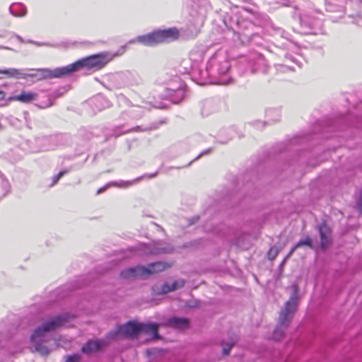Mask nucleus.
I'll use <instances>...</instances> for the list:
<instances>
[{
  "label": "nucleus",
  "instance_id": "f257e3e1",
  "mask_svg": "<svg viewBox=\"0 0 362 362\" xmlns=\"http://www.w3.org/2000/svg\"><path fill=\"white\" fill-rule=\"evenodd\" d=\"M125 52V47H122L117 52H100L82 58L71 64L65 66L66 75L82 69L98 71L103 69L114 57L120 56Z\"/></svg>",
  "mask_w": 362,
  "mask_h": 362
},
{
  "label": "nucleus",
  "instance_id": "f03ea898",
  "mask_svg": "<svg viewBox=\"0 0 362 362\" xmlns=\"http://www.w3.org/2000/svg\"><path fill=\"white\" fill-rule=\"evenodd\" d=\"M298 291V286L296 284H293L292 293L279 313L278 324L273 333L274 338L277 340L284 336L285 332L289 327L297 310L299 303Z\"/></svg>",
  "mask_w": 362,
  "mask_h": 362
},
{
  "label": "nucleus",
  "instance_id": "7ed1b4c3",
  "mask_svg": "<svg viewBox=\"0 0 362 362\" xmlns=\"http://www.w3.org/2000/svg\"><path fill=\"white\" fill-rule=\"evenodd\" d=\"M159 324L156 322H138L129 321L124 325L117 327L116 330L108 333L107 337L115 339L118 335L124 337H137L139 334L144 333L151 334L153 339H160L158 334Z\"/></svg>",
  "mask_w": 362,
  "mask_h": 362
},
{
  "label": "nucleus",
  "instance_id": "20e7f679",
  "mask_svg": "<svg viewBox=\"0 0 362 362\" xmlns=\"http://www.w3.org/2000/svg\"><path fill=\"white\" fill-rule=\"evenodd\" d=\"M67 322L66 315H59L54 316L50 320L45 322L41 326L37 327L33 334L30 336V340L35 344L34 347L36 351L42 355L46 356L49 353V349L37 341V339L42 337L45 333L53 331L59 327L63 325Z\"/></svg>",
  "mask_w": 362,
  "mask_h": 362
},
{
  "label": "nucleus",
  "instance_id": "39448f33",
  "mask_svg": "<svg viewBox=\"0 0 362 362\" xmlns=\"http://www.w3.org/2000/svg\"><path fill=\"white\" fill-rule=\"evenodd\" d=\"M179 32L177 28H171L158 30L151 33L138 36L134 41L146 46H154L159 43L168 42L177 39Z\"/></svg>",
  "mask_w": 362,
  "mask_h": 362
},
{
  "label": "nucleus",
  "instance_id": "423d86ee",
  "mask_svg": "<svg viewBox=\"0 0 362 362\" xmlns=\"http://www.w3.org/2000/svg\"><path fill=\"white\" fill-rule=\"evenodd\" d=\"M110 80L113 83L112 88H122L127 86L139 85L141 82L139 75L130 71L115 74L110 77Z\"/></svg>",
  "mask_w": 362,
  "mask_h": 362
},
{
  "label": "nucleus",
  "instance_id": "0eeeda50",
  "mask_svg": "<svg viewBox=\"0 0 362 362\" xmlns=\"http://www.w3.org/2000/svg\"><path fill=\"white\" fill-rule=\"evenodd\" d=\"M30 73H25L26 78H33L35 81H41L53 78H62L67 76L65 66L58 67L54 69H30Z\"/></svg>",
  "mask_w": 362,
  "mask_h": 362
},
{
  "label": "nucleus",
  "instance_id": "6e6552de",
  "mask_svg": "<svg viewBox=\"0 0 362 362\" xmlns=\"http://www.w3.org/2000/svg\"><path fill=\"white\" fill-rule=\"evenodd\" d=\"M317 230L320 235V250L326 251L332 243V232L331 228L325 223L317 226Z\"/></svg>",
  "mask_w": 362,
  "mask_h": 362
},
{
  "label": "nucleus",
  "instance_id": "1a4fd4ad",
  "mask_svg": "<svg viewBox=\"0 0 362 362\" xmlns=\"http://www.w3.org/2000/svg\"><path fill=\"white\" fill-rule=\"evenodd\" d=\"M203 59V54L199 51H192L189 53V59H184L182 64L184 66V73H189L191 70L196 69L198 64Z\"/></svg>",
  "mask_w": 362,
  "mask_h": 362
},
{
  "label": "nucleus",
  "instance_id": "9d476101",
  "mask_svg": "<svg viewBox=\"0 0 362 362\" xmlns=\"http://www.w3.org/2000/svg\"><path fill=\"white\" fill-rule=\"evenodd\" d=\"M64 137V135H52L39 139L37 141L42 144V151H49L59 145Z\"/></svg>",
  "mask_w": 362,
  "mask_h": 362
},
{
  "label": "nucleus",
  "instance_id": "9b49d317",
  "mask_svg": "<svg viewBox=\"0 0 362 362\" xmlns=\"http://www.w3.org/2000/svg\"><path fill=\"white\" fill-rule=\"evenodd\" d=\"M144 272H147L144 266H136L123 269L120 272V277L124 279H133L136 278L145 279Z\"/></svg>",
  "mask_w": 362,
  "mask_h": 362
},
{
  "label": "nucleus",
  "instance_id": "f8f14e48",
  "mask_svg": "<svg viewBox=\"0 0 362 362\" xmlns=\"http://www.w3.org/2000/svg\"><path fill=\"white\" fill-rule=\"evenodd\" d=\"M216 61V59L215 58H211L210 59L209 64L206 66L207 71L212 74L215 70H216L219 75L226 74L230 67L229 62L224 59L222 62H220L218 64Z\"/></svg>",
  "mask_w": 362,
  "mask_h": 362
},
{
  "label": "nucleus",
  "instance_id": "ddd939ff",
  "mask_svg": "<svg viewBox=\"0 0 362 362\" xmlns=\"http://www.w3.org/2000/svg\"><path fill=\"white\" fill-rule=\"evenodd\" d=\"M157 174H158V172H156V173H154L153 174H150V175H145L142 177H137L136 179H135L134 180H131V181H121L120 182H110L107 185L98 189L97 191V194H99L105 192L106 190V189L110 185H114V186H117V187H127L131 186L133 184L136 183V182L139 181L144 177H148V178H153V177H156L157 175Z\"/></svg>",
  "mask_w": 362,
  "mask_h": 362
},
{
  "label": "nucleus",
  "instance_id": "4468645a",
  "mask_svg": "<svg viewBox=\"0 0 362 362\" xmlns=\"http://www.w3.org/2000/svg\"><path fill=\"white\" fill-rule=\"evenodd\" d=\"M170 267V264L163 262H156L150 263L147 267H145V269L147 272H144L145 278L149 276L151 274H156L164 271L165 269Z\"/></svg>",
  "mask_w": 362,
  "mask_h": 362
},
{
  "label": "nucleus",
  "instance_id": "2eb2a0df",
  "mask_svg": "<svg viewBox=\"0 0 362 362\" xmlns=\"http://www.w3.org/2000/svg\"><path fill=\"white\" fill-rule=\"evenodd\" d=\"M37 95L35 93L23 91L21 94L11 96L8 100L20 101L23 103H30L33 100H36Z\"/></svg>",
  "mask_w": 362,
  "mask_h": 362
},
{
  "label": "nucleus",
  "instance_id": "dca6fc26",
  "mask_svg": "<svg viewBox=\"0 0 362 362\" xmlns=\"http://www.w3.org/2000/svg\"><path fill=\"white\" fill-rule=\"evenodd\" d=\"M105 345L103 341L96 340V341H88L86 342L81 348V351L83 353H92L94 351H97L100 350Z\"/></svg>",
  "mask_w": 362,
  "mask_h": 362
},
{
  "label": "nucleus",
  "instance_id": "f3484780",
  "mask_svg": "<svg viewBox=\"0 0 362 362\" xmlns=\"http://www.w3.org/2000/svg\"><path fill=\"white\" fill-rule=\"evenodd\" d=\"M9 12L16 17H23L27 13L26 7L21 3L13 4L9 7Z\"/></svg>",
  "mask_w": 362,
  "mask_h": 362
},
{
  "label": "nucleus",
  "instance_id": "a211bd4d",
  "mask_svg": "<svg viewBox=\"0 0 362 362\" xmlns=\"http://www.w3.org/2000/svg\"><path fill=\"white\" fill-rule=\"evenodd\" d=\"M0 74H5L9 78H26L23 71L15 68L0 69Z\"/></svg>",
  "mask_w": 362,
  "mask_h": 362
},
{
  "label": "nucleus",
  "instance_id": "6ab92c4d",
  "mask_svg": "<svg viewBox=\"0 0 362 362\" xmlns=\"http://www.w3.org/2000/svg\"><path fill=\"white\" fill-rule=\"evenodd\" d=\"M185 98V88L180 86L177 90H172L170 94V100L174 104H178Z\"/></svg>",
  "mask_w": 362,
  "mask_h": 362
},
{
  "label": "nucleus",
  "instance_id": "aec40b11",
  "mask_svg": "<svg viewBox=\"0 0 362 362\" xmlns=\"http://www.w3.org/2000/svg\"><path fill=\"white\" fill-rule=\"evenodd\" d=\"M299 19H300V25L303 28H305V29L311 30L313 28V26L315 25V20L312 19L310 21L308 19V16L305 13L300 15ZM305 32L309 33L310 31L305 30Z\"/></svg>",
  "mask_w": 362,
  "mask_h": 362
},
{
  "label": "nucleus",
  "instance_id": "412c9836",
  "mask_svg": "<svg viewBox=\"0 0 362 362\" xmlns=\"http://www.w3.org/2000/svg\"><path fill=\"white\" fill-rule=\"evenodd\" d=\"M216 110L213 101L210 100H205L202 103L201 112L203 116H208Z\"/></svg>",
  "mask_w": 362,
  "mask_h": 362
},
{
  "label": "nucleus",
  "instance_id": "4be33fe9",
  "mask_svg": "<svg viewBox=\"0 0 362 362\" xmlns=\"http://www.w3.org/2000/svg\"><path fill=\"white\" fill-rule=\"evenodd\" d=\"M169 323L177 327H184L188 326V320L186 318L173 317L168 320Z\"/></svg>",
  "mask_w": 362,
  "mask_h": 362
},
{
  "label": "nucleus",
  "instance_id": "5701e85b",
  "mask_svg": "<svg viewBox=\"0 0 362 362\" xmlns=\"http://www.w3.org/2000/svg\"><path fill=\"white\" fill-rule=\"evenodd\" d=\"M302 246H308L312 250H317V249L314 248V245L313 244V241L310 237H306L305 239H300L296 244V247H300Z\"/></svg>",
  "mask_w": 362,
  "mask_h": 362
},
{
  "label": "nucleus",
  "instance_id": "b1692460",
  "mask_svg": "<svg viewBox=\"0 0 362 362\" xmlns=\"http://www.w3.org/2000/svg\"><path fill=\"white\" fill-rule=\"evenodd\" d=\"M355 208L358 211L359 215H362V187L359 194L356 197Z\"/></svg>",
  "mask_w": 362,
  "mask_h": 362
},
{
  "label": "nucleus",
  "instance_id": "393cba45",
  "mask_svg": "<svg viewBox=\"0 0 362 362\" xmlns=\"http://www.w3.org/2000/svg\"><path fill=\"white\" fill-rule=\"evenodd\" d=\"M185 284V281L182 279H179L177 280H175V281H173V283L171 285V290H173L175 291L178 288H182Z\"/></svg>",
  "mask_w": 362,
  "mask_h": 362
},
{
  "label": "nucleus",
  "instance_id": "a878e982",
  "mask_svg": "<svg viewBox=\"0 0 362 362\" xmlns=\"http://www.w3.org/2000/svg\"><path fill=\"white\" fill-rule=\"evenodd\" d=\"M27 42L32 43L38 47H41V46L53 47H57V44H51L49 42H36V41H33L31 40H28Z\"/></svg>",
  "mask_w": 362,
  "mask_h": 362
},
{
  "label": "nucleus",
  "instance_id": "bb28decb",
  "mask_svg": "<svg viewBox=\"0 0 362 362\" xmlns=\"http://www.w3.org/2000/svg\"><path fill=\"white\" fill-rule=\"evenodd\" d=\"M278 249L276 247H271L267 253L268 258L271 260L274 259L278 255Z\"/></svg>",
  "mask_w": 362,
  "mask_h": 362
},
{
  "label": "nucleus",
  "instance_id": "cd10ccee",
  "mask_svg": "<svg viewBox=\"0 0 362 362\" xmlns=\"http://www.w3.org/2000/svg\"><path fill=\"white\" fill-rule=\"evenodd\" d=\"M265 64V59L263 57L262 55H258V58H257V62L255 65V66L253 68V70H259L260 68L259 66H263Z\"/></svg>",
  "mask_w": 362,
  "mask_h": 362
},
{
  "label": "nucleus",
  "instance_id": "c85d7f7f",
  "mask_svg": "<svg viewBox=\"0 0 362 362\" xmlns=\"http://www.w3.org/2000/svg\"><path fill=\"white\" fill-rule=\"evenodd\" d=\"M67 172L66 171H60L57 175H54L53 177H52V182L51 184V186H53L55 184L57 183V182L59 180V179L64 176Z\"/></svg>",
  "mask_w": 362,
  "mask_h": 362
},
{
  "label": "nucleus",
  "instance_id": "c756f323",
  "mask_svg": "<svg viewBox=\"0 0 362 362\" xmlns=\"http://www.w3.org/2000/svg\"><path fill=\"white\" fill-rule=\"evenodd\" d=\"M234 344H235V342L233 341L229 344H227L226 345V346H223V351H222L223 354L225 356L228 355L230 354L231 349L233 347Z\"/></svg>",
  "mask_w": 362,
  "mask_h": 362
},
{
  "label": "nucleus",
  "instance_id": "7c9ffc66",
  "mask_svg": "<svg viewBox=\"0 0 362 362\" xmlns=\"http://www.w3.org/2000/svg\"><path fill=\"white\" fill-rule=\"evenodd\" d=\"M133 112H135L136 115H132V117L134 118H137V117H140L143 115L144 110L140 107H135V110L131 111V113H133Z\"/></svg>",
  "mask_w": 362,
  "mask_h": 362
},
{
  "label": "nucleus",
  "instance_id": "2f4dec72",
  "mask_svg": "<svg viewBox=\"0 0 362 362\" xmlns=\"http://www.w3.org/2000/svg\"><path fill=\"white\" fill-rule=\"evenodd\" d=\"M171 291H173V290H171V285L170 284L165 283L162 286V288H161V293H168L171 292Z\"/></svg>",
  "mask_w": 362,
  "mask_h": 362
},
{
  "label": "nucleus",
  "instance_id": "473e14b6",
  "mask_svg": "<svg viewBox=\"0 0 362 362\" xmlns=\"http://www.w3.org/2000/svg\"><path fill=\"white\" fill-rule=\"evenodd\" d=\"M79 356L76 354L68 356L65 362H78Z\"/></svg>",
  "mask_w": 362,
  "mask_h": 362
},
{
  "label": "nucleus",
  "instance_id": "72a5a7b5",
  "mask_svg": "<svg viewBox=\"0 0 362 362\" xmlns=\"http://www.w3.org/2000/svg\"><path fill=\"white\" fill-rule=\"evenodd\" d=\"M230 81H231L230 78H220L216 83L217 84H221V85H227L230 82Z\"/></svg>",
  "mask_w": 362,
  "mask_h": 362
},
{
  "label": "nucleus",
  "instance_id": "f704fd0d",
  "mask_svg": "<svg viewBox=\"0 0 362 362\" xmlns=\"http://www.w3.org/2000/svg\"><path fill=\"white\" fill-rule=\"evenodd\" d=\"M209 151H211V148H208L207 150L204 151L202 153H200L194 160H192L191 162L189 163L187 166L189 165L194 160H196L199 159L200 157H202V156L205 155L206 153H207Z\"/></svg>",
  "mask_w": 362,
  "mask_h": 362
},
{
  "label": "nucleus",
  "instance_id": "c9c22d12",
  "mask_svg": "<svg viewBox=\"0 0 362 362\" xmlns=\"http://www.w3.org/2000/svg\"><path fill=\"white\" fill-rule=\"evenodd\" d=\"M141 131H144V130L141 129L139 126H137V127L132 129L131 130L124 131L123 133L124 134V133H127V132H141Z\"/></svg>",
  "mask_w": 362,
  "mask_h": 362
},
{
  "label": "nucleus",
  "instance_id": "e433bc0d",
  "mask_svg": "<svg viewBox=\"0 0 362 362\" xmlns=\"http://www.w3.org/2000/svg\"><path fill=\"white\" fill-rule=\"evenodd\" d=\"M298 247H296V245L291 249L288 254V256H291Z\"/></svg>",
  "mask_w": 362,
  "mask_h": 362
},
{
  "label": "nucleus",
  "instance_id": "4c0bfd02",
  "mask_svg": "<svg viewBox=\"0 0 362 362\" xmlns=\"http://www.w3.org/2000/svg\"><path fill=\"white\" fill-rule=\"evenodd\" d=\"M5 98V93L3 90H0V100H4Z\"/></svg>",
  "mask_w": 362,
  "mask_h": 362
},
{
  "label": "nucleus",
  "instance_id": "58836bf2",
  "mask_svg": "<svg viewBox=\"0 0 362 362\" xmlns=\"http://www.w3.org/2000/svg\"><path fill=\"white\" fill-rule=\"evenodd\" d=\"M16 38L18 39V40L21 43L24 42V40H23V38H22L21 36H19V35H16Z\"/></svg>",
  "mask_w": 362,
  "mask_h": 362
},
{
  "label": "nucleus",
  "instance_id": "ea45409f",
  "mask_svg": "<svg viewBox=\"0 0 362 362\" xmlns=\"http://www.w3.org/2000/svg\"><path fill=\"white\" fill-rule=\"evenodd\" d=\"M284 2L283 3V5L285 6H287L288 4V0H284Z\"/></svg>",
  "mask_w": 362,
  "mask_h": 362
},
{
  "label": "nucleus",
  "instance_id": "a19ab883",
  "mask_svg": "<svg viewBox=\"0 0 362 362\" xmlns=\"http://www.w3.org/2000/svg\"><path fill=\"white\" fill-rule=\"evenodd\" d=\"M146 354H147V355H148V356H149V355L151 354V350H150V349H147V350H146Z\"/></svg>",
  "mask_w": 362,
  "mask_h": 362
},
{
  "label": "nucleus",
  "instance_id": "79ce46f5",
  "mask_svg": "<svg viewBox=\"0 0 362 362\" xmlns=\"http://www.w3.org/2000/svg\"><path fill=\"white\" fill-rule=\"evenodd\" d=\"M5 193L4 192H2V193H0V199L4 196Z\"/></svg>",
  "mask_w": 362,
  "mask_h": 362
},
{
  "label": "nucleus",
  "instance_id": "37998d69",
  "mask_svg": "<svg viewBox=\"0 0 362 362\" xmlns=\"http://www.w3.org/2000/svg\"><path fill=\"white\" fill-rule=\"evenodd\" d=\"M289 59H290L291 61H293V62H296V61L294 60V59L293 58V57H291V56Z\"/></svg>",
  "mask_w": 362,
  "mask_h": 362
},
{
  "label": "nucleus",
  "instance_id": "c03bdc74",
  "mask_svg": "<svg viewBox=\"0 0 362 362\" xmlns=\"http://www.w3.org/2000/svg\"><path fill=\"white\" fill-rule=\"evenodd\" d=\"M7 184H8L7 182L3 180V185H7Z\"/></svg>",
  "mask_w": 362,
  "mask_h": 362
},
{
  "label": "nucleus",
  "instance_id": "a18cd8bd",
  "mask_svg": "<svg viewBox=\"0 0 362 362\" xmlns=\"http://www.w3.org/2000/svg\"><path fill=\"white\" fill-rule=\"evenodd\" d=\"M51 105H52V103H49V104L47 105V107H49V106H51Z\"/></svg>",
  "mask_w": 362,
  "mask_h": 362
},
{
  "label": "nucleus",
  "instance_id": "49530a36",
  "mask_svg": "<svg viewBox=\"0 0 362 362\" xmlns=\"http://www.w3.org/2000/svg\"><path fill=\"white\" fill-rule=\"evenodd\" d=\"M360 2H362V0H358Z\"/></svg>",
  "mask_w": 362,
  "mask_h": 362
}]
</instances>
